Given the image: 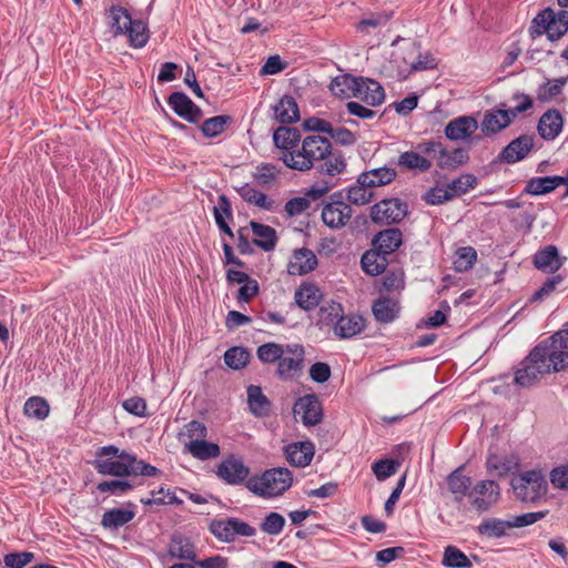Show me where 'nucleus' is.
Listing matches in <instances>:
<instances>
[{
	"label": "nucleus",
	"instance_id": "obj_1",
	"mask_svg": "<svg viewBox=\"0 0 568 568\" xmlns=\"http://www.w3.org/2000/svg\"><path fill=\"white\" fill-rule=\"evenodd\" d=\"M284 164L288 169L300 172L315 168L321 174L329 176L342 173L346 168L343 156L332 151L331 141L318 134L304 138L295 153L286 155Z\"/></svg>",
	"mask_w": 568,
	"mask_h": 568
},
{
	"label": "nucleus",
	"instance_id": "obj_2",
	"mask_svg": "<svg viewBox=\"0 0 568 568\" xmlns=\"http://www.w3.org/2000/svg\"><path fill=\"white\" fill-rule=\"evenodd\" d=\"M293 484V475L290 469L275 467L265 470L258 476L251 477L247 489L263 498H274L283 495Z\"/></svg>",
	"mask_w": 568,
	"mask_h": 568
},
{
	"label": "nucleus",
	"instance_id": "obj_3",
	"mask_svg": "<svg viewBox=\"0 0 568 568\" xmlns=\"http://www.w3.org/2000/svg\"><path fill=\"white\" fill-rule=\"evenodd\" d=\"M95 468L102 475L110 476H155L159 470L142 460H138L135 456L125 452H121L118 459L114 458H98L95 460Z\"/></svg>",
	"mask_w": 568,
	"mask_h": 568
},
{
	"label": "nucleus",
	"instance_id": "obj_4",
	"mask_svg": "<svg viewBox=\"0 0 568 568\" xmlns=\"http://www.w3.org/2000/svg\"><path fill=\"white\" fill-rule=\"evenodd\" d=\"M532 358L542 361L550 373L560 372L568 366V331H560L532 349Z\"/></svg>",
	"mask_w": 568,
	"mask_h": 568
},
{
	"label": "nucleus",
	"instance_id": "obj_5",
	"mask_svg": "<svg viewBox=\"0 0 568 568\" xmlns=\"http://www.w3.org/2000/svg\"><path fill=\"white\" fill-rule=\"evenodd\" d=\"M516 496L523 501H535L547 493V480L541 470H528L511 481Z\"/></svg>",
	"mask_w": 568,
	"mask_h": 568
},
{
	"label": "nucleus",
	"instance_id": "obj_6",
	"mask_svg": "<svg viewBox=\"0 0 568 568\" xmlns=\"http://www.w3.org/2000/svg\"><path fill=\"white\" fill-rule=\"evenodd\" d=\"M304 359L305 349L301 344H286L277 364L278 376L284 379L298 376L304 368Z\"/></svg>",
	"mask_w": 568,
	"mask_h": 568
},
{
	"label": "nucleus",
	"instance_id": "obj_7",
	"mask_svg": "<svg viewBox=\"0 0 568 568\" xmlns=\"http://www.w3.org/2000/svg\"><path fill=\"white\" fill-rule=\"evenodd\" d=\"M407 215V205L398 199H386L371 209L372 221L378 224L399 223Z\"/></svg>",
	"mask_w": 568,
	"mask_h": 568
},
{
	"label": "nucleus",
	"instance_id": "obj_8",
	"mask_svg": "<svg viewBox=\"0 0 568 568\" xmlns=\"http://www.w3.org/2000/svg\"><path fill=\"white\" fill-rule=\"evenodd\" d=\"M469 499L478 513L487 511L499 499V486L493 480H481L469 491Z\"/></svg>",
	"mask_w": 568,
	"mask_h": 568
},
{
	"label": "nucleus",
	"instance_id": "obj_9",
	"mask_svg": "<svg viewBox=\"0 0 568 568\" xmlns=\"http://www.w3.org/2000/svg\"><path fill=\"white\" fill-rule=\"evenodd\" d=\"M352 209L342 201L327 203L323 206L321 217L323 223L333 230L344 227L352 217Z\"/></svg>",
	"mask_w": 568,
	"mask_h": 568
},
{
	"label": "nucleus",
	"instance_id": "obj_10",
	"mask_svg": "<svg viewBox=\"0 0 568 568\" xmlns=\"http://www.w3.org/2000/svg\"><path fill=\"white\" fill-rule=\"evenodd\" d=\"M545 374H550L549 366L538 358H532L531 352L523 366L516 372L515 383L523 387H529Z\"/></svg>",
	"mask_w": 568,
	"mask_h": 568
},
{
	"label": "nucleus",
	"instance_id": "obj_11",
	"mask_svg": "<svg viewBox=\"0 0 568 568\" xmlns=\"http://www.w3.org/2000/svg\"><path fill=\"white\" fill-rule=\"evenodd\" d=\"M275 146L280 150L278 158L284 162L286 155L295 153L301 140V133L295 128L280 126L273 133Z\"/></svg>",
	"mask_w": 568,
	"mask_h": 568
},
{
	"label": "nucleus",
	"instance_id": "obj_12",
	"mask_svg": "<svg viewBox=\"0 0 568 568\" xmlns=\"http://www.w3.org/2000/svg\"><path fill=\"white\" fill-rule=\"evenodd\" d=\"M294 412L306 426H314L322 420L321 403L315 395L301 397L295 403Z\"/></svg>",
	"mask_w": 568,
	"mask_h": 568
},
{
	"label": "nucleus",
	"instance_id": "obj_13",
	"mask_svg": "<svg viewBox=\"0 0 568 568\" xmlns=\"http://www.w3.org/2000/svg\"><path fill=\"white\" fill-rule=\"evenodd\" d=\"M357 88H355L354 98L359 99L368 105H379L385 100L383 87L372 79L357 78Z\"/></svg>",
	"mask_w": 568,
	"mask_h": 568
},
{
	"label": "nucleus",
	"instance_id": "obj_14",
	"mask_svg": "<svg viewBox=\"0 0 568 568\" xmlns=\"http://www.w3.org/2000/svg\"><path fill=\"white\" fill-rule=\"evenodd\" d=\"M250 474L248 467L235 457H230L221 463L217 469V476L230 485L243 483Z\"/></svg>",
	"mask_w": 568,
	"mask_h": 568
},
{
	"label": "nucleus",
	"instance_id": "obj_15",
	"mask_svg": "<svg viewBox=\"0 0 568 568\" xmlns=\"http://www.w3.org/2000/svg\"><path fill=\"white\" fill-rule=\"evenodd\" d=\"M314 453V445L308 440L292 443L284 448L286 460L292 466L302 468L311 464Z\"/></svg>",
	"mask_w": 568,
	"mask_h": 568
},
{
	"label": "nucleus",
	"instance_id": "obj_16",
	"mask_svg": "<svg viewBox=\"0 0 568 568\" xmlns=\"http://www.w3.org/2000/svg\"><path fill=\"white\" fill-rule=\"evenodd\" d=\"M174 112L189 122H196L202 118V111L192 100L182 92H174L169 98Z\"/></svg>",
	"mask_w": 568,
	"mask_h": 568
},
{
	"label": "nucleus",
	"instance_id": "obj_17",
	"mask_svg": "<svg viewBox=\"0 0 568 568\" xmlns=\"http://www.w3.org/2000/svg\"><path fill=\"white\" fill-rule=\"evenodd\" d=\"M567 258L559 255L555 245H548L538 251L534 256L535 266L546 273L557 272Z\"/></svg>",
	"mask_w": 568,
	"mask_h": 568
},
{
	"label": "nucleus",
	"instance_id": "obj_18",
	"mask_svg": "<svg viewBox=\"0 0 568 568\" xmlns=\"http://www.w3.org/2000/svg\"><path fill=\"white\" fill-rule=\"evenodd\" d=\"M478 129L477 121L471 116H458L445 128V134L449 140H464L471 136Z\"/></svg>",
	"mask_w": 568,
	"mask_h": 568
},
{
	"label": "nucleus",
	"instance_id": "obj_19",
	"mask_svg": "<svg viewBox=\"0 0 568 568\" xmlns=\"http://www.w3.org/2000/svg\"><path fill=\"white\" fill-rule=\"evenodd\" d=\"M534 23L536 32L538 34L547 33L550 40H557L562 37L567 30H561L559 21L556 20V13L551 9H546L539 13L535 19Z\"/></svg>",
	"mask_w": 568,
	"mask_h": 568
},
{
	"label": "nucleus",
	"instance_id": "obj_20",
	"mask_svg": "<svg viewBox=\"0 0 568 568\" xmlns=\"http://www.w3.org/2000/svg\"><path fill=\"white\" fill-rule=\"evenodd\" d=\"M316 265V255L308 248H301L295 251L288 263L287 272L292 275H303L312 272Z\"/></svg>",
	"mask_w": 568,
	"mask_h": 568
},
{
	"label": "nucleus",
	"instance_id": "obj_21",
	"mask_svg": "<svg viewBox=\"0 0 568 568\" xmlns=\"http://www.w3.org/2000/svg\"><path fill=\"white\" fill-rule=\"evenodd\" d=\"M168 552L171 558L181 560H190L195 562L196 552L192 540L181 534L172 536L168 547Z\"/></svg>",
	"mask_w": 568,
	"mask_h": 568
},
{
	"label": "nucleus",
	"instance_id": "obj_22",
	"mask_svg": "<svg viewBox=\"0 0 568 568\" xmlns=\"http://www.w3.org/2000/svg\"><path fill=\"white\" fill-rule=\"evenodd\" d=\"M531 136L521 135L511 141L501 152V159L507 163H515L523 160L532 149Z\"/></svg>",
	"mask_w": 568,
	"mask_h": 568
},
{
	"label": "nucleus",
	"instance_id": "obj_23",
	"mask_svg": "<svg viewBox=\"0 0 568 568\" xmlns=\"http://www.w3.org/2000/svg\"><path fill=\"white\" fill-rule=\"evenodd\" d=\"M564 120L558 110L544 113L538 123L539 134L546 140H554L562 130Z\"/></svg>",
	"mask_w": 568,
	"mask_h": 568
},
{
	"label": "nucleus",
	"instance_id": "obj_24",
	"mask_svg": "<svg viewBox=\"0 0 568 568\" xmlns=\"http://www.w3.org/2000/svg\"><path fill=\"white\" fill-rule=\"evenodd\" d=\"M513 120L508 110L489 111L485 113L480 128L486 134H495L507 128Z\"/></svg>",
	"mask_w": 568,
	"mask_h": 568
},
{
	"label": "nucleus",
	"instance_id": "obj_25",
	"mask_svg": "<svg viewBox=\"0 0 568 568\" xmlns=\"http://www.w3.org/2000/svg\"><path fill=\"white\" fill-rule=\"evenodd\" d=\"M322 298L320 288L312 283L302 284L294 294L295 303L302 310L308 311L318 305Z\"/></svg>",
	"mask_w": 568,
	"mask_h": 568
},
{
	"label": "nucleus",
	"instance_id": "obj_26",
	"mask_svg": "<svg viewBox=\"0 0 568 568\" xmlns=\"http://www.w3.org/2000/svg\"><path fill=\"white\" fill-rule=\"evenodd\" d=\"M275 119L283 123H294L300 120V110L294 98L290 95L283 97L274 106Z\"/></svg>",
	"mask_w": 568,
	"mask_h": 568
},
{
	"label": "nucleus",
	"instance_id": "obj_27",
	"mask_svg": "<svg viewBox=\"0 0 568 568\" xmlns=\"http://www.w3.org/2000/svg\"><path fill=\"white\" fill-rule=\"evenodd\" d=\"M387 263V255L376 247L367 251L361 260L363 271L372 276L382 274L385 271Z\"/></svg>",
	"mask_w": 568,
	"mask_h": 568
},
{
	"label": "nucleus",
	"instance_id": "obj_28",
	"mask_svg": "<svg viewBox=\"0 0 568 568\" xmlns=\"http://www.w3.org/2000/svg\"><path fill=\"white\" fill-rule=\"evenodd\" d=\"M402 244V232L398 229H387L379 232L373 240V246L386 255L396 251Z\"/></svg>",
	"mask_w": 568,
	"mask_h": 568
},
{
	"label": "nucleus",
	"instance_id": "obj_29",
	"mask_svg": "<svg viewBox=\"0 0 568 568\" xmlns=\"http://www.w3.org/2000/svg\"><path fill=\"white\" fill-rule=\"evenodd\" d=\"M396 176V172L389 168H378L364 172L358 176V183L362 185L376 187L390 183Z\"/></svg>",
	"mask_w": 568,
	"mask_h": 568
},
{
	"label": "nucleus",
	"instance_id": "obj_30",
	"mask_svg": "<svg viewBox=\"0 0 568 568\" xmlns=\"http://www.w3.org/2000/svg\"><path fill=\"white\" fill-rule=\"evenodd\" d=\"M373 314L376 321L381 323L393 322L399 313L397 301L389 297H381L373 304Z\"/></svg>",
	"mask_w": 568,
	"mask_h": 568
},
{
	"label": "nucleus",
	"instance_id": "obj_31",
	"mask_svg": "<svg viewBox=\"0 0 568 568\" xmlns=\"http://www.w3.org/2000/svg\"><path fill=\"white\" fill-rule=\"evenodd\" d=\"M364 328V321L358 315L344 316L336 322L334 332L341 338H349L361 333Z\"/></svg>",
	"mask_w": 568,
	"mask_h": 568
},
{
	"label": "nucleus",
	"instance_id": "obj_32",
	"mask_svg": "<svg viewBox=\"0 0 568 568\" xmlns=\"http://www.w3.org/2000/svg\"><path fill=\"white\" fill-rule=\"evenodd\" d=\"M251 229L254 234L253 242L264 251H271L276 244L275 230L268 225L251 222Z\"/></svg>",
	"mask_w": 568,
	"mask_h": 568
},
{
	"label": "nucleus",
	"instance_id": "obj_33",
	"mask_svg": "<svg viewBox=\"0 0 568 568\" xmlns=\"http://www.w3.org/2000/svg\"><path fill=\"white\" fill-rule=\"evenodd\" d=\"M447 485L457 501L462 500L466 495L469 496L471 480L463 475L462 468H457L447 477Z\"/></svg>",
	"mask_w": 568,
	"mask_h": 568
},
{
	"label": "nucleus",
	"instance_id": "obj_34",
	"mask_svg": "<svg viewBox=\"0 0 568 568\" xmlns=\"http://www.w3.org/2000/svg\"><path fill=\"white\" fill-rule=\"evenodd\" d=\"M357 78L351 74H343L332 80L329 89L335 97L354 98L355 88H357Z\"/></svg>",
	"mask_w": 568,
	"mask_h": 568
},
{
	"label": "nucleus",
	"instance_id": "obj_35",
	"mask_svg": "<svg viewBox=\"0 0 568 568\" xmlns=\"http://www.w3.org/2000/svg\"><path fill=\"white\" fill-rule=\"evenodd\" d=\"M562 176H545L531 179L527 186L526 192L532 195H541L549 193L561 185Z\"/></svg>",
	"mask_w": 568,
	"mask_h": 568
},
{
	"label": "nucleus",
	"instance_id": "obj_36",
	"mask_svg": "<svg viewBox=\"0 0 568 568\" xmlns=\"http://www.w3.org/2000/svg\"><path fill=\"white\" fill-rule=\"evenodd\" d=\"M187 452L195 458L205 460L215 458L220 455V447L217 444L206 442L205 438L186 443Z\"/></svg>",
	"mask_w": 568,
	"mask_h": 568
},
{
	"label": "nucleus",
	"instance_id": "obj_37",
	"mask_svg": "<svg viewBox=\"0 0 568 568\" xmlns=\"http://www.w3.org/2000/svg\"><path fill=\"white\" fill-rule=\"evenodd\" d=\"M108 16L111 19V29L114 34H125L128 31V27L131 24V16L130 13L122 7L112 6L108 10Z\"/></svg>",
	"mask_w": 568,
	"mask_h": 568
},
{
	"label": "nucleus",
	"instance_id": "obj_38",
	"mask_svg": "<svg viewBox=\"0 0 568 568\" xmlns=\"http://www.w3.org/2000/svg\"><path fill=\"white\" fill-rule=\"evenodd\" d=\"M247 402L254 415H265L270 409V402L258 386L251 385L247 387Z\"/></svg>",
	"mask_w": 568,
	"mask_h": 568
},
{
	"label": "nucleus",
	"instance_id": "obj_39",
	"mask_svg": "<svg viewBox=\"0 0 568 568\" xmlns=\"http://www.w3.org/2000/svg\"><path fill=\"white\" fill-rule=\"evenodd\" d=\"M511 528L510 520H501L497 518H488L485 519L478 526V532L488 538H499L506 534L508 529Z\"/></svg>",
	"mask_w": 568,
	"mask_h": 568
},
{
	"label": "nucleus",
	"instance_id": "obj_40",
	"mask_svg": "<svg viewBox=\"0 0 568 568\" xmlns=\"http://www.w3.org/2000/svg\"><path fill=\"white\" fill-rule=\"evenodd\" d=\"M237 193L244 201L254 204L261 209L272 210L273 207L274 202L272 200H268L264 193L255 190L248 184L240 186L237 189Z\"/></svg>",
	"mask_w": 568,
	"mask_h": 568
},
{
	"label": "nucleus",
	"instance_id": "obj_41",
	"mask_svg": "<svg viewBox=\"0 0 568 568\" xmlns=\"http://www.w3.org/2000/svg\"><path fill=\"white\" fill-rule=\"evenodd\" d=\"M398 164L407 170H418L426 172L430 169L432 162L425 156L414 151H407L399 155Z\"/></svg>",
	"mask_w": 568,
	"mask_h": 568
},
{
	"label": "nucleus",
	"instance_id": "obj_42",
	"mask_svg": "<svg viewBox=\"0 0 568 568\" xmlns=\"http://www.w3.org/2000/svg\"><path fill=\"white\" fill-rule=\"evenodd\" d=\"M567 81L568 77L548 80L547 82L539 85L536 93L537 99L542 102L552 100L562 92V89L567 84Z\"/></svg>",
	"mask_w": 568,
	"mask_h": 568
},
{
	"label": "nucleus",
	"instance_id": "obj_43",
	"mask_svg": "<svg viewBox=\"0 0 568 568\" xmlns=\"http://www.w3.org/2000/svg\"><path fill=\"white\" fill-rule=\"evenodd\" d=\"M134 513L128 509H111L102 517V525L106 528H119L131 521Z\"/></svg>",
	"mask_w": 568,
	"mask_h": 568
},
{
	"label": "nucleus",
	"instance_id": "obj_44",
	"mask_svg": "<svg viewBox=\"0 0 568 568\" xmlns=\"http://www.w3.org/2000/svg\"><path fill=\"white\" fill-rule=\"evenodd\" d=\"M207 435V429L205 425L197 420H192L186 424L183 429L180 432L179 437L180 440L186 447V443H192L194 440H201L205 438Z\"/></svg>",
	"mask_w": 568,
	"mask_h": 568
},
{
	"label": "nucleus",
	"instance_id": "obj_45",
	"mask_svg": "<svg viewBox=\"0 0 568 568\" xmlns=\"http://www.w3.org/2000/svg\"><path fill=\"white\" fill-rule=\"evenodd\" d=\"M443 565L449 568H470L471 562L468 557L454 546L445 548Z\"/></svg>",
	"mask_w": 568,
	"mask_h": 568
},
{
	"label": "nucleus",
	"instance_id": "obj_46",
	"mask_svg": "<svg viewBox=\"0 0 568 568\" xmlns=\"http://www.w3.org/2000/svg\"><path fill=\"white\" fill-rule=\"evenodd\" d=\"M284 349L285 345L270 342L261 345L256 351V355L258 359L265 364L278 363Z\"/></svg>",
	"mask_w": 568,
	"mask_h": 568
},
{
	"label": "nucleus",
	"instance_id": "obj_47",
	"mask_svg": "<svg viewBox=\"0 0 568 568\" xmlns=\"http://www.w3.org/2000/svg\"><path fill=\"white\" fill-rule=\"evenodd\" d=\"M477 260V253L475 248L470 246H464L456 251L454 267L457 272H466L470 270Z\"/></svg>",
	"mask_w": 568,
	"mask_h": 568
},
{
	"label": "nucleus",
	"instance_id": "obj_48",
	"mask_svg": "<svg viewBox=\"0 0 568 568\" xmlns=\"http://www.w3.org/2000/svg\"><path fill=\"white\" fill-rule=\"evenodd\" d=\"M343 314V307L339 303L329 302L323 305L318 312V322L325 326H335Z\"/></svg>",
	"mask_w": 568,
	"mask_h": 568
},
{
	"label": "nucleus",
	"instance_id": "obj_49",
	"mask_svg": "<svg viewBox=\"0 0 568 568\" xmlns=\"http://www.w3.org/2000/svg\"><path fill=\"white\" fill-rule=\"evenodd\" d=\"M250 359V353L243 347H231L224 354L225 364L232 369L245 367Z\"/></svg>",
	"mask_w": 568,
	"mask_h": 568
},
{
	"label": "nucleus",
	"instance_id": "obj_50",
	"mask_svg": "<svg viewBox=\"0 0 568 568\" xmlns=\"http://www.w3.org/2000/svg\"><path fill=\"white\" fill-rule=\"evenodd\" d=\"M24 414L28 417L44 419L50 412L48 403L41 397H31L24 404Z\"/></svg>",
	"mask_w": 568,
	"mask_h": 568
},
{
	"label": "nucleus",
	"instance_id": "obj_51",
	"mask_svg": "<svg viewBox=\"0 0 568 568\" xmlns=\"http://www.w3.org/2000/svg\"><path fill=\"white\" fill-rule=\"evenodd\" d=\"M125 34L129 36L130 43L135 48H141L145 45L149 39L146 27L140 20L131 19V24L130 27H128V31Z\"/></svg>",
	"mask_w": 568,
	"mask_h": 568
},
{
	"label": "nucleus",
	"instance_id": "obj_52",
	"mask_svg": "<svg viewBox=\"0 0 568 568\" xmlns=\"http://www.w3.org/2000/svg\"><path fill=\"white\" fill-rule=\"evenodd\" d=\"M477 185V178L473 174H464L454 181H452L449 184H447V187L449 191H452V197L460 196L465 193H467L469 190L474 189Z\"/></svg>",
	"mask_w": 568,
	"mask_h": 568
},
{
	"label": "nucleus",
	"instance_id": "obj_53",
	"mask_svg": "<svg viewBox=\"0 0 568 568\" xmlns=\"http://www.w3.org/2000/svg\"><path fill=\"white\" fill-rule=\"evenodd\" d=\"M232 519H217L213 520L210 525V531L221 541L232 542L233 531H232Z\"/></svg>",
	"mask_w": 568,
	"mask_h": 568
},
{
	"label": "nucleus",
	"instance_id": "obj_54",
	"mask_svg": "<svg viewBox=\"0 0 568 568\" xmlns=\"http://www.w3.org/2000/svg\"><path fill=\"white\" fill-rule=\"evenodd\" d=\"M347 199L355 205H365L373 199L372 187L357 182L356 185L348 189Z\"/></svg>",
	"mask_w": 568,
	"mask_h": 568
},
{
	"label": "nucleus",
	"instance_id": "obj_55",
	"mask_svg": "<svg viewBox=\"0 0 568 568\" xmlns=\"http://www.w3.org/2000/svg\"><path fill=\"white\" fill-rule=\"evenodd\" d=\"M285 518L278 513H270L261 524V530L271 536H277L283 531Z\"/></svg>",
	"mask_w": 568,
	"mask_h": 568
},
{
	"label": "nucleus",
	"instance_id": "obj_56",
	"mask_svg": "<svg viewBox=\"0 0 568 568\" xmlns=\"http://www.w3.org/2000/svg\"><path fill=\"white\" fill-rule=\"evenodd\" d=\"M393 12H379L372 14L371 17L361 20L356 24V30L358 32H365L367 28H378L387 24V22L392 19Z\"/></svg>",
	"mask_w": 568,
	"mask_h": 568
},
{
	"label": "nucleus",
	"instance_id": "obj_57",
	"mask_svg": "<svg viewBox=\"0 0 568 568\" xmlns=\"http://www.w3.org/2000/svg\"><path fill=\"white\" fill-rule=\"evenodd\" d=\"M229 120L230 118L224 115H217L207 119L202 124V132L206 136H216L224 131Z\"/></svg>",
	"mask_w": 568,
	"mask_h": 568
},
{
	"label": "nucleus",
	"instance_id": "obj_58",
	"mask_svg": "<svg viewBox=\"0 0 568 568\" xmlns=\"http://www.w3.org/2000/svg\"><path fill=\"white\" fill-rule=\"evenodd\" d=\"M452 191L447 185L430 189L424 196L425 201L430 205H438L446 201L452 200Z\"/></svg>",
	"mask_w": 568,
	"mask_h": 568
},
{
	"label": "nucleus",
	"instance_id": "obj_59",
	"mask_svg": "<svg viewBox=\"0 0 568 568\" xmlns=\"http://www.w3.org/2000/svg\"><path fill=\"white\" fill-rule=\"evenodd\" d=\"M397 470V464L393 459L378 460L373 465V471L377 479L384 480Z\"/></svg>",
	"mask_w": 568,
	"mask_h": 568
},
{
	"label": "nucleus",
	"instance_id": "obj_60",
	"mask_svg": "<svg viewBox=\"0 0 568 568\" xmlns=\"http://www.w3.org/2000/svg\"><path fill=\"white\" fill-rule=\"evenodd\" d=\"M123 408L135 416L144 417L146 416V403L141 397H131L123 402Z\"/></svg>",
	"mask_w": 568,
	"mask_h": 568
},
{
	"label": "nucleus",
	"instance_id": "obj_61",
	"mask_svg": "<svg viewBox=\"0 0 568 568\" xmlns=\"http://www.w3.org/2000/svg\"><path fill=\"white\" fill-rule=\"evenodd\" d=\"M550 481L556 488L568 489V464L554 468Z\"/></svg>",
	"mask_w": 568,
	"mask_h": 568
},
{
	"label": "nucleus",
	"instance_id": "obj_62",
	"mask_svg": "<svg viewBox=\"0 0 568 568\" xmlns=\"http://www.w3.org/2000/svg\"><path fill=\"white\" fill-rule=\"evenodd\" d=\"M310 377L313 382L325 383L331 377V367L326 363H315L310 368Z\"/></svg>",
	"mask_w": 568,
	"mask_h": 568
},
{
	"label": "nucleus",
	"instance_id": "obj_63",
	"mask_svg": "<svg viewBox=\"0 0 568 568\" xmlns=\"http://www.w3.org/2000/svg\"><path fill=\"white\" fill-rule=\"evenodd\" d=\"M311 205V201L307 197H294L285 204V212L290 216L298 215L305 212Z\"/></svg>",
	"mask_w": 568,
	"mask_h": 568
},
{
	"label": "nucleus",
	"instance_id": "obj_64",
	"mask_svg": "<svg viewBox=\"0 0 568 568\" xmlns=\"http://www.w3.org/2000/svg\"><path fill=\"white\" fill-rule=\"evenodd\" d=\"M199 568H229V559L220 555H215L202 560H195Z\"/></svg>",
	"mask_w": 568,
	"mask_h": 568
}]
</instances>
